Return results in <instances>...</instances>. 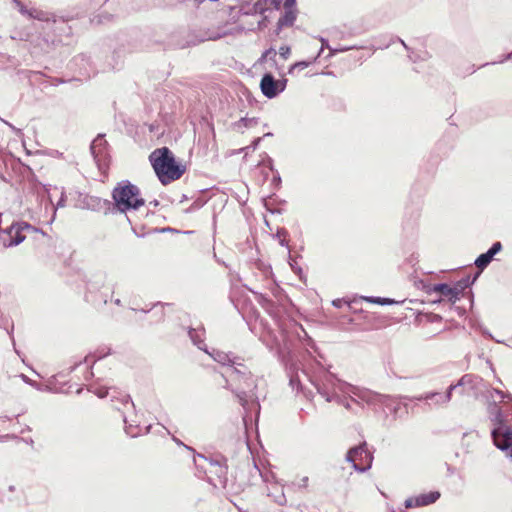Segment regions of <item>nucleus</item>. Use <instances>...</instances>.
Wrapping results in <instances>:
<instances>
[{
  "mask_svg": "<svg viewBox=\"0 0 512 512\" xmlns=\"http://www.w3.org/2000/svg\"><path fill=\"white\" fill-rule=\"evenodd\" d=\"M155 174L163 185L181 178L185 167L175 160L173 153L167 148L155 149L149 156Z\"/></svg>",
  "mask_w": 512,
  "mask_h": 512,
  "instance_id": "f257e3e1",
  "label": "nucleus"
},
{
  "mask_svg": "<svg viewBox=\"0 0 512 512\" xmlns=\"http://www.w3.org/2000/svg\"><path fill=\"white\" fill-rule=\"evenodd\" d=\"M112 197L116 209L123 213L136 211L145 204L139 188L129 181L118 183L113 189Z\"/></svg>",
  "mask_w": 512,
  "mask_h": 512,
  "instance_id": "f03ea898",
  "label": "nucleus"
},
{
  "mask_svg": "<svg viewBox=\"0 0 512 512\" xmlns=\"http://www.w3.org/2000/svg\"><path fill=\"white\" fill-rule=\"evenodd\" d=\"M495 427L492 437L495 445L512 458V429L503 423L502 415L498 411L495 417Z\"/></svg>",
  "mask_w": 512,
  "mask_h": 512,
  "instance_id": "7ed1b4c3",
  "label": "nucleus"
},
{
  "mask_svg": "<svg viewBox=\"0 0 512 512\" xmlns=\"http://www.w3.org/2000/svg\"><path fill=\"white\" fill-rule=\"evenodd\" d=\"M90 150L99 171L105 177L109 166V154L104 135L99 134L92 141Z\"/></svg>",
  "mask_w": 512,
  "mask_h": 512,
  "instance_id": "20e7f679",
  "label": "nucleus"
},
{
  "mask_svg": "<svg viewBox=\"0 0 512 512\" xmlns=\"http://www.w3.org/2000/svg\"><path fill=\"white\" fill-rule=\"evenodd\" d=\"M347 460L352 463L355 470L364 472L371 467L372 456L365 445H360L349 450Z\"/></svg>",
  "mask_w": 512,
  "mask_h": 512,
  "instance_id": "39448f33",
  "label": "nucleus"
},
{
  "mask_svg": "<svg viewBox=\"0 0 512 512\" xmlns=\"http://www.w3.org/2000/svg\"><path fill=\"white\" fill-rule=\"evenodd\" d=\"M286 87V80H276L271 74H265L260 83L262 93L267 98H274L280 92L284 91Z\"/></svg>",
  "mask_w": 512,
  "mask_h": 512,
  "instance_id": "423d86ee",
  "label": "nucleus"
},
{
  "mask_svg": "<svg viewBox=\"0 0 512 512\" xmlns=\"http://www.w3.org/2000/svg\"><path fill=\"white\" fill-rule=\"evenodd\" d=\"M29 228L30 226L27 223L12 224L6 231L8 240L4 241V245L6 247H13L22 243L25 240V235L22 232Z\"/></svg>",
  "mask_w": 512,
  "mask_h": 512,
  "instance_id": "0eeeda50",
  "label": "nucleus"
},
{
  "mask_svg": "<svg viewBox=\"0 0 512 512\" xmlns=\"http://www.w3.org/2000/svg\"><path fill=\"white\" fill-rule=\"evenodd\" d=\"M464 285H461L458 283L454 287H450L447 284H436L431 288V291L439 293L440 295L448 298L451 302H456L459 299V296L461 295Z\"/></svg>",
  "mask_w": 512,
  "mask_h": 512,
  "instance_id": "6e6552de",
  "label": "nucleus"
},
{
  "mask_svg": "<svg viewBox=\"0 0 512 512\" xmlns=\"http://www.w3.org/2000/svg\"><path fill=\"white\" fill-rule=\"evenodd\" d=\"M440 497V493L437 491H431L428 493L421 494L414 498H409L405 501L407 508L426 506L434 503Z\"/></svg>",
  "mask_w": 512,
  "mask_h": 512,
  "instance_id": "1a4fd4ad",
  "label": "nucleus"
},
{
  "mask_svg": "<svg viewBox=\"0 0 512 512\" xmlns=\"http://www.w3.org/2000/svg\"><path fill=\"white\" fill-rule=\"evenodd\" d=\"M502 248V245L500 242H496L492 245V247L484 254H481L476 260L475 265L479 269H484L488 266V264L493 259V256L497 254Z\"/></svg>",
  "mask_w": 512,
  "mask_h": 512,
  "instance_id": "9d476101",
  "label": "nucleus"
},
{
  "mask_svg": "<svg viewBox=\"0 0 512 512\" xmlns=\"http://www.w3.org/2000/svg\"><path fill=\"white\" fill-rule=\"evenodd\" d=\"M354 394L367 403H372L374 401L383 402L387 398L386 396L373 394L369 391L358 390V392H354Z\"/></svg>",
  "mask_w": 512,
  "mask_h": 512,
  "instance_id": "9b49d317",
  "label": "nucleus"
},
{
  "mask_svg": "<svg viewBox=\"0 0 512 512\" xmlns=\"http://www.w3.org/2000/svg\"><path fill=\"white\" fill-rule=\"evenodd\" d=\"M231 34V32L229 30L226 29L225 26H222V27H219L217 30L215 31H209L206 33V36L204 38H202V41H205V40H218L222 37H225L227 35Z\"/></svg>",
  "mask_w": 512,
  "mask_h": 512,
  "instance_id": "f8f14e48",
  "label": "nucleus"
},
{
  "mask_svg": "<svg viewBox=\"0 0 512 512\" xmlns=\"http://www.w3.org/2000/svg\"><path fill=\"white\" fill-rule=\"evenodd\" d=\"M18 9L19 12L25 16H28L29 18H40V12L37 9L31 8L28 9L26 6H24L19 0H13Z\"/></svg>",
  "mask_w": 512,
  "mask_h": 512,
  "instance_id": "ddd939ff",
  "label": "nucleus"
},
{
  "mask_svg": "<svg viewBox=\"0 0 512 512\" xmlns=\"http://www.w3.org/2000/svg\"><path fill=\"white\" fill-rule=\"evenodd\" d=\"M29 385L33 386L34 388H36L37 390H47V391H52V392H61V387H57L53 384V380H49L48 383L45 385V388L36 383L35 381L31 380V383H29Z\"/></svg>",
  "mask_w": 512,
  "mask_h": 512,
  "instance_id": "4468645a",
  "label": "nucleus"
},
{
  "mask_svg": "<svg viewBox=\"0 0 512 512\" xmlns=\"http://www.w3.org/2000/svg\"><path fill=\"white\" fill-rule=\"evenodd\" d=\"M213 359L223 365H226L228 363H231L232 361L230 360L229 356L224 353V352H221V351H213L212 353H209Z\"/></svg>",
  "mask_w": 512,
  "mask_h": 512,
  "instance_id": "2eb2a0df",
  "label": "nucleus"
},
{
  "mask_svg": "<svg viewBox=\"0 0 512 512\" xmlns=\"http://www.w3.org/2000/svg\"><path fill=\"white\" fill-rule=\"evenodd\" d=\"M245 373L236 368V367H228L227 370L225 371V375L227 377H230L232 380L236 381V380H240V378L244 375Z\"/></svg>",
  "mask_w": 512,
  "mask_h": 512,
  "instance_id": "dca6fc26",
  "label": "nucleus"
},
{
  "mask_svg": "<svg viewBox=\"0 0 512 512\" xmlns=\"http://www.w3.org/2000/svg\"><path fill=\"white\" fill-rule=\"evenodd\" d=\"M295 20V14L292 11V8L286 9L285 15L279 20L280 25L287 26L292 25Z\"/></svg>",
  "mask_w": 512,
  "mask_h": 512,
  "instance_id": "f3484780",
  "label": "nucleus"
},
{
  "mask_svg": "<svg viewBox=\"0 0 512 512\" xmlns=\"http://www.w3.org/2000/svg\"><path fill=\"white\" fill-rule=\"evenodd\" d=\"M274 6L278 9L283 6L285 9L293 8L295 0H272Z\"/></svg>",
  "mask_w": 512,
  "mask_h": 512,
  "instance_id": "a211bd4d",
  "label": "nucleus"
},
{
  "mask_svg": "<svg viewBox=\"0 0 512 512\" xmlns=\"http://www.w3.org/2000/svg\"><path fill=\"white\" fill-rule=\"evenodd\" d=\"M364 299L369 301V302L378 303V304H381V305L392 303L391 300L386 299V298L365 297Z\"/></svg>",
  "mask_w": 512,
  "mask_h": 512,
  "instance_id": "6ab92c4d",
  "label": "nucleus"
},
{
  "mask_svg": "<svg viewBox=\"0 0 512 512\" xmlns=\"http://www.w3.org/2000/svg\"><path fill=\"white\" fill-rule=\"evenodd\" d=\"M256 124V121L254 119H247V118H242L238 123H237V126L239 128L241 127H250L252 125H255Z\"/></svg>",
  "mask_w": 512,
  "mask_h": 512,
  "instance_id": "aec40b11",
  "label": "nucleus"
},
{
  "mask_svg": "<svg viewBox=\"0 0 512 512\" xmlns=\"http://www.w3.org/2000/svg\"><path fill=\"white\" fill-rule=\"evenodd\" d=\"M455 387H456V385H451V386L449 387L447 394H446L444 397H442V402H448V401H450V399H451V393H452V390H453Z\"/></svg>",
  "mask_w": 512,
  "mask_h": 512,
  "instance_id": "412c9836",
  "label": "nucleus"
},
{
  "mask_svg": "<svg viewBox=\"0 0 512 512\" xmlns=\"http://www.w3.org/2000/svg\"><path fill=\"white\" fill-rule=\"evenodd\" d=\"M279 53H280L281 56L286 58L289 55V53H290V49L287 46H282L279 49Z\"/></svg>",
  "mask_w": 512,
  "mask_h": 512,
  "instance_id": "4be33fe9",
  "label": "nucleus"
},
{
  "mask_svg": "<svg viewBox=\"0 0 512 512\" xmlns=\"http://www.w3.org/2000/svg\"><path fill=\"white\" fill-rule=\"evenodd\" d=\"M494 393L500 398V399H504L506 397V395H504V393L502 391H499V390H494ZM508 398H510L509 395H507Z\"/></svg>",
  "mask_w": 512,
  "mask_h": 512,
  "instance_id": "5701e85b",
  "label": "nucleus"
},
{
  "mask_svg": "<svg viewBox=\"0 0 512 512\" xmlns=\"http://www.w3.org/2000/svg\"><path fill=\"white\" fill-rule=\"evenodd\" d=\"M309 65L308 62H305V61H302V62H298L294 65V67H302V68H305Z\"/></svg>",
  "mask_w": 512,
  "mask_h": 512,
  "instance_id": "b1692460",
  "label": "nucleus"
},
{
  "mask_svg": "<svg viewBox=\"0 0 512 512\" xmlns=\"http://www.w3.org/2000/svg\"><path fill=\"white\" fill-rule=\"evenodd\" d=\"M248 388H250L249 384H247V387H238V390L241 394H246Z\"/></svg>",
  "mask_w": 512,
  "mask_h": 512,
  "instance_id": "393cba45",
  "label": "nucleus"
},
{
  "mask_svg": "<svg viewBox=\"0 0 512 512\" xmlns=\"http://www.w3.org/2000/svg\"><path fill=\"white\" fill-rule=\"evenodd\" d=\"M21 378H22V380H23L25 383H27V384L31 383V379H30V378H28V377H27L26 375H24V374H22V375H21Z\"/></svg>",
  "mask_w": 512,
  "mask_h": 512,
  "instance_id": "a878e982",
  "label": "nucleus"
},
{
  "mask_svg": "<svg viewBox=\"0 0 512 512\" xmlns=\"http://www.w3.org/2000/svg\"><path fill=\"white\" fill-rule=\"evenodd\" d=\"M106 395H107V390H103V389H102V390H100V391L98 392V396H99L100 398H103V397H105Z\"/></svg>",
  "mask_w": 512,
  "mask_h": 512,
  "instance_id": "bb28decb",
  "label": "nucleus"
},
{
  "mask_svg": "<svg viewBox=\"0 0 512 512\" xmlns=\"http://www.w3.org/2000/svg\"><path fill=\"white\" fill-rule=\"evenodd\" d=\"M260 141H261V138H257V139L254 140V142H253V149H256V147L258 146Z\"/></svg>",
  "mask_w": 512,
  "mask_h": 512,
  "instance_id": "cd10ccee",
  "label": "nucleus"
},
{
  "mask_svg": "<svg viewBox=\"0 0 512 512\" xmlns=\"http://www.w3.org/2000/svg\"><path fill=\"white\" fill-rule=\"evenodd\" d=\"M307 481H308V478H307V477H304V478L302 479V485H303V486H306V485H307Z\"/></svg>",
  "mask_w": 512,
  "mask_h": 512,
  "instance_id": "c85d7f7f",
  "label": "nucleus"
},
{
  "mask_svg": "<svg viewBox=\"0 0 512 512\" xmlns=\"http://www.w3.org/2000/svg\"><path fill=\"white\" fill-rule=\"evenodd\" d=\"M190 338H191V339L196 343L195 338H194V335H193V333H192V332H190Z\"/></svg>",
  "mask_w": 512,
  "mask_h": 512,
  "instance_id": "c756f323",
  "label": "nucleus"
},
{
  "mask_svg": "<svg viewBox=\"0 0 512 512\" xmlns=\"http://www.w3.org/2000/svg\"><path fill=\"white\" fill-rule=\"evenodd\" d=\"M435 395H436V394H429V395H427L425 398H426V399H429V398H431V397H433V396H435Z\"/></svg>",
  "mask_w": 512,
  "mask_h": 512,
  "instance_id": "7c9ffc66",
  "label": "nucleus"
},
{
  "mask_svg": "<svg viewBox=\"0 0 512 512\" xmlns=\"http://www.w3.org/2000/svg\"><path fill=\"white\" fill-rule=\"evenodd\" d=\"M62 200H63V193L61 194V197H60V201H59V202H61ZM59 204H60V203H58V205H59Z\"/></svg>",
  "mask_w": 512,
  "mask_h": 512,
  "instance_id": "2f4dec72",
  "label": "nucleus"
},
{
  "mask_svg": "<svg viewBox=\"0 0 512 512\" xmlns=\"http://www.w3.org/2000/svg\"><path fill=\"white\" fill-rule=\"evenodd\" d=\"M326 45V42L322 40V48Z\"/></svg>",
  "mask_w": 512,
  "mask_h": 512,
  "instance_id": "473e14b6",
  "label": "nucleus"
},
{
  "mask_svg": "<svg viewBox=\"0 0 512 512\" xmlns=\"http://www.w3.org/2000/svg\"><path fill=\"white\" fill-rule=\"evenodd\" d=\"M511 56H512V53H511V54H509V55L506 57V59L511 58Z\"/></svg>",
  "mask_w": 512,
  "mask_h": 512,
  "instance_id": "72a5a7b5",
  "label": "nucleus"
}]
</instances>
